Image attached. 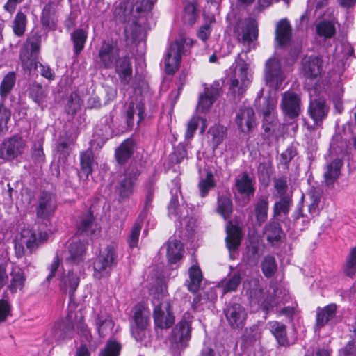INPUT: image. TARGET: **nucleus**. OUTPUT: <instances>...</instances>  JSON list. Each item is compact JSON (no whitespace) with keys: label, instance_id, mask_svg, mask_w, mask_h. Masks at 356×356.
<instances>
[{"label":"nucleus","instance_id":"412c9836","mask_svg":"<svg viewBox=\"0 0 356 356\" xmlns=\"http://www.w3.org/2000/svg\"><path fill=\"white\" fill-rule=\"evenodd\" d=\"M114 66L121 83L123 85L129 84L132 76L131 57L129 56L119 57Z\"/></svg>","mask_w":356,"mask_h":356},{"label":"nucleus","instance_id":"393cba45","mask_svg":"<svg viewBox=\"0 0 356 356\" xmlns=\"http://www.w3.org/2000/svg\"><path fill=\"white\" fill-rule=\"evenodd\" d=\"M227 236L225 238L226 246L230 254L237 250L241 244V233L240 229L232 225L231 221L228 222L226 227Z\"/></svg>","mask_w":356,"mask_h":356},{"label":"nucleus","instance_id":"1a4fd4ad","mask_svg":"<svg viewBox=\"0 0 356 356\" xmlns=\"http://www.w3.org/2000/svg\"><path fill=\"white\" fill-rule=\"evenodd\" d=\"M237 34V40L240 43L248 45L246 51H249L250 45L257 39L258 25L252 19H248L238 24L235 31Z\"/></svg>","mask_w":356,"mask_h":356},{"label":"nucleus","instance_id":"f8f14e48","mask_svg":"<svg viewBox=\"0 0 356 356\" xmlns=\"http://www.w3.org/2000/svg\"><path fill=\"white\" fill-rule=\"evenodd\" d=\"M337 306L334 303L325 307H318L316 310L314 324L315 332H320L326 325H332L336 323Z\"/></svg>","mask_w":356,"mask_h":356},{"label":"nucleus","instance_id":"7c9ffc66","mask_svg":"<svg viewBox=\"0 0 356 356\" xmlns=\"http://www.w3.org/2000/svg\"><path fill=\"white\" fill-rule=\"evenodd\" d=\"M291 37V27L286 19H281L276 26L275 40L280 46H286Z\"/></svg>","mask_w":356,"mask_h":356},{"label":"nucleus","instance_id":"09e8293b","mask_svg":"<svg viewBox=\"0 0 356 356\" xmlns=\"http://www.w3.org/2000/svg\"><path fill=\"white\" fill-rule=\"evenodd\" d=\"M216 186L214 175L211 170H207L205 177H201L198 183L200 196L204 197L209 191Z\"/></svg>","mask_w":356,"mask_h":356},{"label":"nucleus","instance_id":"f257e3e1","mask_svg":"<svg viewBox=\"0 0 356 356\" xmlns=\"http://www.w3.org/2000/svg\"><path fill=\"white\" fill-rule=\"evenodd\" d=\"M156 0H124L115 8L114 15L121 22H127L124 28L127 43L133 44L139 40L143 35L141 26L137 19L149 12Z\"/></svg>","mask_w":356,"mask_h":356},{"label":"nucleus","instance_id":"3c124183","mask_svg":"<svg viewBox=\"0 0 356 356\" xmlns=\"http://www.w3.org/2000/svg\"><path fill=\"white\" fill-rule=\"evenodd\" d=\"M280 198V200L275 202L273 206L274 218H277L282 214H288L292 205V198L291 196H284Z\"/></svg>","mask_w":356,"mask_h":356},{"label":"nucleus","instance_id":"58836bf2","mask_svg":"<svg viewBox=\"0 0 356 356\" xmlns=\"http://www.w3.org/2000/svg\"><path fill=\"white\" fill-rule=\"evenodd\" d=\"M95 227L96 225H94V217L90 212L83 215L79 222L76 224L77 232L86 236H92L95 234Z\"/></svg>","mask_w":356,"mask_h":356},{"label":"nucleus","instance_id":"39448f33","mask_svg":"<svg viewBox=\"0 0 356 356\" xmlns=\"http://www.w3.org/2000/svg\"><path fill=\"white\" fill-rule=\"evenodd\" d=\"M154 305L153 317L156 327L168 329L175 323V316L170 312V303L165 300L164 294L159 293L154 295L152 300Z\"/></svg>","mask_w":356,"mask_h":356},{"label":"nucleus","instance_id":"0eeeda50","mask_svg":"<svg viewBox=\"0 0 356 356\" xmlns=\"http://www.w3.org/2000/svg\"><path fill=\"white\" fill-rule=\"evenodd\" d=\"M24 147L25 143L21 136L15 135L7 138L0 144V158L13 160L23 153Z\"/></svg>","mask_w":356,"mask_h":356},{"label":"nucleus","instance_id":"680f3d73","mask_svg":"<svg viewBox=\"0 0 356 356\" xmlns=\"http://www.w3.org/2000/svg\"><path fill=\"white\" fill-rule=\"evenodd\" d=\"M346 275L353 277L356 273V247L350 249L343 267Z\"/></svg>","mask_w":356,"mask_h":356},{"label":"nucleus","instance_id":"603ef678","mask_svg":"<svg viewBox=\"0 0 356 356\" xmlns=\"http://www.w3.org/2000/svg\"><path fill=\"white\" fill-rule=\"evenodd\" d=\"M26 15L21 11L17 12L11 26L14 34L18 37L22 36L26 31Z\"/></svg>","mask_w":356,"mask_h":356},{"label":"nucleus","instance_id":"a211bd4d","mask_svg":"<svg viewBox=\"0 0 356 356\" xmlns=\"http://www.w3.org/2000/svg\"><path fill=\"white\" fill-rule=\"evenodd\" d=\"M235 122L241 132H250L256 124L254 110L246 106L240 108L236 115Z\"/></svg>","mask_w":356,"mask_h":356},{"label":"nucleus","instance_id":"052dcab7","mask_svg":"<svg viewBox=\"0 0 356 356\" xmlns=\"http://www.w3.org/2000/svg\"><path fill=\"white\" fill-rule=\"evenodd\" d=\"M226 132V128L219 124H215L210 127L208 133L211 136V141L216 147L224 140Z\"/></svg>","mask_w":356,"mask_h":356},{"label":"nucleus","instance_id":"f3484780","mask_svg":"<svg viewBox=\"0 0 356 356\" xmlns=\"http://www.w3.org/2000/svg\"><path fill=\"white\" fill-rule=\"evenodd\" d=\"M99 58L102 67L113 68L119 58V49L112 42H104L99 51Z\"/></svg>","mask_w":356,"mask_h":356},{"label":"nucleus","instance_id":"f03ea898","mask_svg":"<svg viewBox=\"0 0 356 356\" xmlns=\"http://www.w3.org/2000/svg\"><path fill=\"white\" fill-rule=\"evenodd\" d=\"M233 72L228 79V93L234 101H239L244 95L250 83L248 74V64L241 58V54L237 55L233 64Z\"/></svg>","mask_w":356,"mask_h":356},{"label":"nucleus","instance_id":"6ab92c4d","mask_svg":"<svg viewBox=\"0 0 356 356\" xmlns=\"http://www.w3.org/2000/svg\"><path fill=\"white\" fill-rule=\"evenodd\" d=\"M61 259L58 257V254H56L54 261L48 266L49 274L46 277V281L50 282L53 277H57V279L59 281L58 286L60 290L63 294H65L67 292V277L65 273L63 266L61 265Z\"/></svg>","mask_w":356,"mask_h":356},{"label":"nucleus","instance_id":"e2e57ef3","mask_svg":"<svg viewBox=\"0 0 356 356\" xmlns=\"http://www.w3.org/2000/svg\"><path fill=\"white\" fill-rule=\"evenodd\" d=\"M261 268L262 273L266 277H271L277 270L275 257L270 255L266 256L261 264Z\"/></svg>","mask_w":356,"mask_h":356},{"label":"nucleus","instance_id":"37998d69","mask_svg":"<svg viewBox=\"0 0 356 356\" xmlns=\"http://www.w3.org/2000/svg\"><path fill=\"white\" fill-rule=\"evenodd\" d=\"M86 251V244L80 240L73 241L68 250V260L79 264L83 261V256Z\"/></svg>","mask_w":356,"mask_h":356},{"label":"nucleus","instance_id":"ea45409f","mask_svg":"<svg viewBox=\"0 0 356 356\" xmlns=\"http://www.w3.org/2000/svg\"><path fill=\"white\" fill-rule=\"evenodd\" d=\"M16 74L14 72H10L3 78L0 83V102H4L8 95L15 87Z\"/></svg>","mask_w":356,"mask_h":356},{"label":"nucleus","instance_id":"c03bdc74","mask_svg":"<svg viewBox=\"0 0 356 356\" xmlns=\"http://www.w3.org/2000/svg\"><path fill=\"white\" fill-rule=\"evenodd\" d=\"M137 115L138 124L144 118V107L140 103L131 102L127 110V123L129 127L134 126V117Z\"/></svg>","mask_w":356,"mask_h":356},{"label":"nucleus","instance_id":"aec40b11","mask_svg":"<svg viewBox=\"0 0 356 356\" xmlns=\"http://www.w3.org/2000/svg\"><path fill=\"white\" fill-rule=\"evenodd\" d=\"M219 95V83H214L211 87L205 88L204 94L200 97L197 110L201 112L207 111L212 106Z\"/></svg>","mask_w":356,"mask_h":356},{"label":"nucleus","instance_id":"4d7b16f0","mask_svg":"<svg viewBox=\"0 0 356 356\" xmlns=\"http://www.w3.org/2000/svg\"><path fill=\"white\" fill-rule=\"evenodd\" d=\"M12 305L9 301L8 293L4 291L0 298V323L5 322L12 316Z\"/></svg>","mask_w":356,"mask_h":356},{"label":"nucleus","instance_id":"9d476101","mask_svg":"<svg viewBox=\"0 0 356 356\" xmlns=\"http://www.w3.org/2000/svg\"><path fill=\"white\" fill-rule=\"evenodd\" d=\"M224 314L228 325L232 329H242L247 319L245 308L238 303H229L224 309Z\"/></svg>","mask_w":356,"mask_h":356},{"label":"nucleus","instance_id":"79ce46f5","mask_svg":"<svg viewBox=\"0 0 356 356\" xmlns=\"http://www.w3.org/2000/svg\"><path fill=\"white\" fill-rule=\"evenodd\" d=\"M241 280V273L240 271H236L223 280L220 284V287L222 289L224 294L236 291L240 285Z\"/></svg>","mask_w":356,"mask_h":356},{"label":"nucleus","instance_id":"b1692460","mask_svg":"<svg viewBox=\"0 0 356 356\" xmlns=\"http://www.w3.org/2000/svg\"><path fill=\"white\" fill-rule=\"evenodd\" d=\"M42 240H43L42 235L40 234L38 238L36 231L32 228L24 227L20 232L19 241L26 245L31 254L38 248V244Z\"/></svg>","mask_w":356,"mask_h":356},{"label":"nucleus","instance_id":"6e6552de","mask_svg":"<svg viewBox=\"0 0 356 356\" xmlns=\"http://www.w3.org/2000/svg\"><path fill=\"white\" fill-rule=\"evenodd\" d=\"M41 45V35L32 31L28 37L26 43L21 49L19 58L22 67H29V62L36 60Z\"/></svg>","mask_w":356,"mask_h":356},{"label":"nucleus","instance_id":"2eb2a0df","mask_svg":"<svg viewBox=\"0 0 356 356\" xmlns=\"http://www.w3.org/2000/svg\"><path fill=\"white\" fill-rule=\"evenodd\" d=\"M330 111V106L322 98H314L310 100L308 106V114L314 121V126L321 127Z\"/></svg>","mask_w":356,"mask_h":356},{"label":"nucleus","instance_id":"de8ad7c7","mask_svg":"<svg viewBox=\"0 0 356 356\" xmlns=\"http://www.w3.org/2000/svg\"><path fill=\"white\" fill-rule=\"evenodd\" d=\"M232 207V202L229 197L226 195H221L218 197L216 210L225 220H227L230 217L233 211Z\"/></svg>","mask_w":356,"mask_h":356},{"label":"nucleus","instance_id":"774afa93","mask_svg":"<svg viewBox=\"0 0 356 356\" xmlns=\"http://www.w3.org/2000/svg\"><path fill=\"white\" fill-rule=\"evenodd\" d=\"M197 17L196 6L195 3L190 2L184 6L183 19L188 24H193Z\"/></svg>","mask_w":356,"mask_h":356},{"label":"nucleus","instance_id":"0e129e2a","mask_svg":"<svg viewBox=\"0 0 356 356\" xmlns=\"http://www.w3.org/2000/svg\"><path fill=\"white\" fill-rule=\"evenodd\" d=\"M133 318L134 321V326H137L140 329L146 328L149 322V316L142 309L141 307H136L134 308Z\"/></svg>","mask_w":356,"mask_h":356},{"label":"nucleus","instance_id":"c85d7f7f","mask_svg":"<svg viewBox=\"0 0 356 356\" xmlns=\"http://www.w3.org/2000/svg\"><path fill=\"white\" fill-rule=\"evenodd\" d=\"M165 245L166 246L167 257L170 263L175 264L182 258L184 250L180 241L170 238Z\"/></svg>","mask_w":356,"mask_h":356},{"label":"nucleus","instance_id":"dca6fc26","mask_svg":"<svg viewBox=\"0 0 356 356\" xmlns=\"http://www.w3.org/2000/svg\"><path fill=\"white\" fill-rule=\"evenodd\" d=\"M10 280L7 285L6 291L11 294L17 292L24 293L26 282V275L24 269L16 264H13L10 272Z\"/></svg>","mask_w":356,"mask_h":356},{"label":"nucleus","instance_id":"f704fd0d","mask_svg":"<svg viewBox=\"0 0 356 356\" xmlns=\"http://www.w3.org/2000/svg\"><path fill=\"white\" fill-rule=\"evenodd\" d=\"M283 231L280 224L275 220L269 221L264 227V234L266 236L267 241L274 245L281 239Z\"/></svg>","mask_w":356,"mask_h":356},{"label":"nucleus","instance_id":"cd10ccee","mask_svg":"<svg viewBox=\"0 0 356 356\" xmlns=\"http://www.w3.org/2000/svg\"><path fill=\"white\" fill-rule=\"evenodd\" d=\"M235 187L240 194L247 196L252 195L255 191L253 181L247 172H243L236 177Z\"/></svg>","mask_w":356,"mask_h":356},{"label":"nucleus","instance_id":"9b49d317","mask_svg":"<svg viewBox=\"0 0 356 356\" xmlns=\"http://www.w3.org/2000/svg\"><path fill=\"white\" fill-rule=\"evenodd\" d=\"M280 107L284 115L293 120L301 112V99L293 91H286L282 95Z\"/></svg>","mask_w":356,"mask_h":356},{"label":"nucleus","instance_id":"338daca9","mask_svg":"<svg viewBox=\"0 0 356 356\" xmlns=\"http://www.w3.org/2000/svg\"><path fill=\"white\" fill-rule=\"evenodd\" d=\"M121 346L116 341H108L98 356H119Z\"/></svg>","mask_w":356,"mask_h":356},{"label":"nucleus","instance_id":"c9c22d12","mask_svg":"<svg viewBox=\"0 0 356 356\" xmlns=\"http://www.w3.org/2000/svg\"><path fill=\"white\" fill-rule=\"evenodd\" d=\"M277 105V99L269 96L265 99L264 106L261 109L264 117V123L276 125L275 111Z\"/></svg>","mask_w":356,"mask_h":356},{"label":"nucleus","instance_id":"864d4df0","mask_svg":"<svg viewBox=\"0 0 356 356\" xmlns=\"http://www.w3.org/2000/svg\"><path fill=\"white\" fill-rule=\"evenodd\" d=\"M87 39V33L83 29H77L71 35L74 53L77 56L83 49Z\"/></svg>","mask_w":356,"mask_h":356},{"label":"nucleus","instance_id":"2f4dec72","mask_svg":"<svg viewBox=\"0 0 356 356\" xmlns=\"http://www.w3.org/2000/svg\"><path fill=\"white\" fill-rule=\"evenodd\" d=\"M115 263L114 250L108 248L105 252H103L94 263V268L100 273H107Z\"/></svg>","mask_w":356,"mask_h":356},{"label":"nucleus","instance_id":"20e7f679","mask_svg":"<svg viewBox=\"0 0 356 356\" xmlns=\"http://www.w3.org/2000/svg\"><path fill=\"white\" fill-rule=\"evenodd\" d=\"M192 42L184 37H180L171 43L166 54L164 64L167 74H173L179 69L181 60V55L186 54L191 47Z\"/></svg>","mask_w":356,"mask_h":356},{"label":"nucleus","instance_id":"72a5a7b5","mask_svg":"<svg viewBox=\"0 0 356 356\" xmlns=\"http://www.w3.org/2000/svg\"><path fill=\"white\" fill-rule=\"evenodd\" d=\"M342 165L343 162L339 159H334L333 161L327 164L323 175L326 185H332L337 180L339 177Z\"/></svg>","mask_w":356,"mask_h":356},{"label":"nucleus","instance_id":"bb28decb","mask_svg":"<svg viewBox=\"0 0 356 356\" xmlns=\"http://www.w3.org/2000/svg\"><path fill=\"white\" fill-rule=\"evenodd\" d=\"M191 338V326L186 320L179 322L172 331V340L183 345Z\"/></svg>","mask_w":356,"mask_h":356},{"label":"nucleus","instance_id":"8fccbe9b","mask_svg":"<svg viewBox=\"0 0 356 356\" xmlns=\"http://www.w3.org/2000/svg\"><path fill=\"white\" fill-rule=\"evenodd\" d=\"M47 94L46 89L37 82L32 83L28 88L29 97L38 104L42 103Z\"/></svg>","mask_w":356,"mask_h":356},{"label":"nucleus","instance_id":"69168bd1","mask_svg":"<svg viewBox=\"0 0 356 356\" xmlns=\"http://www.w3.org/2000/svg\"><path fill=\"white\" fill-rule=\"evenodd\" d=\"M274 188L276 193L274 195L277 197H282L284 196H289L287 195L288 191V181L286 177H281L276 178L273 180Z\"/></svg>","mask_w":356,"mask_h":356},{"label":"nucleus","instance_id":"13d9d810","mask_svg":"<svg viewBox=\"0 0 356 356\" xmlns=\"http://www.w3.org/2000/svg\"><path fill=\"white\" fill-rule=\"evenodd\" d=\"M10 117V109L5 106L4 102H0V136H3L8 133V123Z\"/></svg>","mask_w":356,"mask_h":356},{"label":"nucleus","instance_id":"a19ab883","mask_svg":"<svg viewBox=\"0 0 356 356\" xmlns=\"http://www.w3.org/2000/svg\"><path fill=\"white\" fill-rule=\"evenodd\" d=\"M54 156L55 159H57L58 170L57 175L58 176L60 171L65 173L67 169V141L65 140H63L58 143Z\"/></svg>","mask_w":356,"mask_h":356},{"label":"nucleus","instance_id":"5701e85b","mask_svg":"<svg viewBox=\"0 0 356 356\" xmlns=\"http://www.w3.org/2000/svg\"><path fill=\"white\" fill-rule=\"evenodd\" d=\"M63 0H50L42 10L41 22L43 26L49 29L56 28L55 14L58 3Z\"/></svg>","mask_w":356,"mask_h":356},{"label":"nucleus","instance_id":"c756f323","mask_svg":"<svg viewBox=\"0 0 356 356\" xmlns=\"http://www.w3.org/2000/svg\"><path fill=\"white\" fill-rule=\"evenodd\" d=\"M134 151V142L131 138L124 140L116 149L115 156L118 163L125 164L131 158Z\"/></svg>","mask_w":356,"mask_h":356},{"label":"nucleus","instance_id":"49530a36","mask_svg":"<svg viewBox=\"0 0 356 356\" xmlns=\"http://www.w3.org/2000/svg\"><path fill=\"white\" fill-rule=\"evenodd\" d=\"M268 197L258 199L254 205V215L256 220L260 225L264 223L268 218Z\"/></svg>","mask_w":356,"mask_h":356},{"label":"nucleus","instance_id":"4be33fe9","mask_svg":"<svg viewBox=\"0 0 356 356\" xmlns=\"http://www.w3.org/2000/svg\"><path fill=\"white\" fill-rule=\"evenodd\" d=\"M95 325L99 336L104 338L112 333L114 322L109 314L99 313L95 316Z\"/></svg>","mask_w":356,"mask_h":356},{"label":"nucleus","instance_id":"473e14b6","mask_svg":"<svg viewBox=\"0 0 356 356\" xmlns=\"http://www.w3.org/2000/svg\"><path fill=\"white\" fill-rule=\"evenodd\" d=\"M246 249L245 256L248 264L257 265L264 254L263 245L259 241H250Z\"/></svg>","mask_w":356,"mask_h":356},{"label":"nucleus","instance_id":"4c0bfd02","mask_svg":"<svg viewBox=\"0 0 356 356\" xmlns=\"http://www.w3.org/2000/svg\"><path fill=\"white\" fill-rule=\"evenodd\" d=\"M269 330L275 337L280 346H286L289 343L286 325L276 321L268 323Z\"/></svg>","mask_w":356,"mask_h":356},{"label":"nucleus","instance_id":"7ed1b4c3","mask_svg":"<svg viewBox=\"0 0 356 356\" xmlns=\"http://www.w3.org/2000/svg\"><path fill=\"white\" fill-rule=\"evenodd\" d=\"M247 293L250 303L259 305L266 314L272 312L279 302L278 298L275 295V290L265 293L259 280H253L250 282Z\"/></svg>","mask_w":356,"mask_h":356},{"label":"nucleus","instance_id":"5fc2aeb1","mask_svg":"<svg viewBox=\"0 0 356 356\" xmlns=\"http://www.w3.org/2000/svg\"><path fill=\"white\" fill-rule=\"evenodd\" d=\"M81 172L86 177L92 172V166L95 163L93 153L90 150L86 151L81 154Z\"/></svg>","mask_w":356,"mask_h":356},{"label":"nucleus","instance_id":"a18cd8bd","mask_svg":"<svg viewBox=\"0 0 356 356\" xmlns=\"http://www.w3.org/2000/svg\"><path fill=\"white\" fill-rule=\"evenodd\" d=\"M188 274V289L193 293H196L199 290L202 280L201 270L198 266H193L189 268Z\"/></svg>","mask_w":356,"mask_h":356},{"label":"nucleus","instance_id":"e433bc0d","mask_svg":"<svg viewBox=\"0 0 356 356\" xmlns=\"http://www.w3.org/2000/svg\"><path fill=\"white\" fill-rule=\"evenodd\" d=\"M172 184L173 186L170 189L172 198L168 205V213L170 215L180 218L181 215L179 212V204L178 196L179 194H181V184L178 179H175L172 181Z\"/></svg>","mask_w":356,"mask_h":356},{"label":"nucleus","instance_id":"6e6d98bb","mask_svg":"<svg viewBox=\"0 0 356 356\" xmlns=\"http://www.w3.org/2000/svg\"><path fill=\"white\" fill-rule=\"evenodd\" d=\"M31 71L33 70H37L42 76L45 77L47 79H52L54 77V74L52 72V70L49 67V65L42 64L36 60H33L29 62V67H23Z\"/></svg>","mask_w":356,"mask_h":356},{"label":"nucleus","instance_id":"a878e982","mask_svg":"<svg viewBox=\"0 0 356 356\" xmlns=\"http://www.w3.org/2000/svg\"><path fill=\"white\" fill-rule=\"evenodd\" d=\"M322 61L318 56H309L302 61L304 75L307 78H315L321 72Z\"/></svg>","mask_w":356,"mask_h":356},{"label":"nucleus","instance_id":"423d86ee","mask_svg":"<svg viewBox=\"0 0 356 356\" xmlns=\"http://www.w3.org/2000/svg\"><path fill=\"white\" fill-rule=\"evenodd\" d=\"M140 174L136 161L131 162L115 186V191L121 200H127L134 193L136 182Z\"/></svg>","mask_w":356,"mask_h":356},{"label":"nucleus","instance_id":"bf43d9fd","mask_svg":"<svg viewBox=\"0 0 356 356\" xmlns=\"http://www.w3.org/2000/svg\"><path fill=\"white\" fill-rule=\"evenodd\" d=\"M310 203L308 205L309 213L312 216L319 213V204L321 202V193L316 189H311L308 193Z\"/></svg>","mask_w":356,"mask_h":356},{"label":"nucleus","instance_id":"ddd939ff","mask_svg":"<svg viewBox=\"0 0 356 356\" xmlns=\"http://www.w3.org/2000/svg\"><path fill=\"white\" fill-rule=\"evenodd\" d=\"M57 208L56 200L54 195L48 191H42L38 196V204L35 207L37 218L48 219Z\"/></svg>","mask_w":356,"mask_h":356},{"label":"nucleus","instance_id":"4468645a","mask_svg":"<svg viewBox=\"0 0 356 356\" xmlns=\"http://www.w3.org/2000/svg\"><path fill=\"white\" fill-rule=\"evenodd\" d=\"M265 79L267 84L273 88H278L284 77L281 70V65L275 58H269L266 63Z\"/></svg>","mask_w":356,"mask_h":356}]
</instances>
